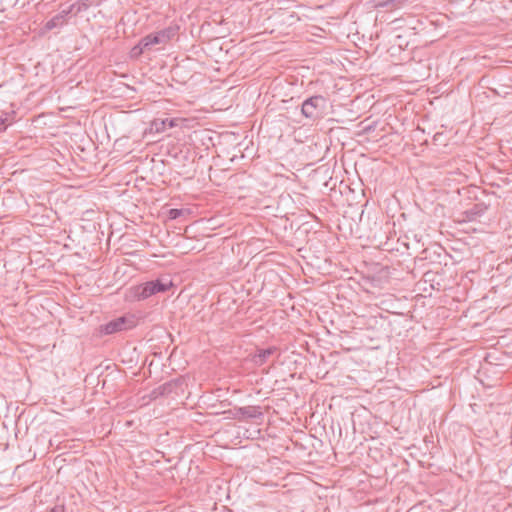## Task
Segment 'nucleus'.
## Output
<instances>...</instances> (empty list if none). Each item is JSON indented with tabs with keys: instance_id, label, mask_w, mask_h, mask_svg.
Instances as JSON below:
<instances>
[{
	"instance_id": "9",
	"label": "nucleus",
	"mask_w": 512,
	"mask_h": 512,
	"mask_svg": "<svg viewBox=\"0 0 512 512\" xmlns=\"http://www.w3.org/2000/svg\"><path fill=\"white\" fill-rule=\"evenodd\" d=\"M277 351L276 347H268L265 349H258L254 355L252 356V361L254 364L261 366L265 364L268 359L274 355Z\"/></svg>"
},
{
	"instance_id": "4",
	"label": "nucleus",
	"mask_w": 512,
	"mask_h": 512,
	"mask_svg": "<svg viewBox=\"0 0 512 512\" xmlns=\"http://www.w3.org/2000/svg\"><path fill=\"white\" fill-rule=\"evenodd\" d=\"M136 326V320L133 316H122L111 320L101 328V332L110 335L116 332L129 330Z\"/></svg>"
},
{
	"instance_id": "1",
	"label": "nucleus",
	"mask_w": 512,
	"mask_h": 512,
	"mask_svg": "<svg viewBox=\"0 0 512 512\" xmlns=\"http://www.w3.org/2000/svg\"><path fill=\"white\" fill-rule=\"evenodd\" d=\"M327 98L322 95H314L303 101L302 115L310 120L322 118L327 109Z\"/></svg>"
},
{
	"instance_id": "10",
	"label": "nucleus",
	"mask_w": 512,
	"mask_h": 512,
	"mask_svg": "<svg viewBox=\"0 0 512 512\" xmlns=\"http://www.w3.org/2000/svg\"><path fill=\"white\" fill-rule=\"evenodd\" d=\"M101 0H78L77 2L71 4L70 6H74L75 13H81L89 9L91 6L100 5Z\"/></svg>"
},
{
	"instance_id": "13",
	"label": "nucleus",
	"mask_w": 512,
	"mask_h": 512,
	"mask_svg": "<svg viewBox=\"0 0 512 512\" xmlns=\"http://www.w3.org/2000/svg\"><path fill=\"white\" fill-rule=\"evenodd\" d=\"M6 121H7L6 118L0 117V132L4 131L6 129V127H7Z\"/></svg>"
},
{
	"instance_id": "14",
	"label": "nucleus",
	"mask_w": 512,
	"mask_h": 512,
	"mask_svg": "<svg viewBox=\"0 0 512 512\" xmlns=\"http://www.w3.org/2000/svg\"><path fill=\"white\" fill-rule=\"evenodd\" d=\"M65 509H64V506L62 505H56L55 507H53L50 512H64Z\"/></svg>"
},
{
	"instance_id": "6",
	"label": "nucleus",
	"mask_w": 512,
	"mask_h": 512,
	"mask_svg": "<svg viewBox=\"0 0 512 512\" xmlns=\"http://www.w3.org/2000/svg\"><path fill=\"white\" fill-rule=\"evenodd\" d=\"M74 11V6H69L67 9H63L49 21L46 22L44 29L50 31L54 28L62 27L67 23V17Z\"/></svg>"
},
{
	"instance_id": "11",
	"label": "nucleus",
	"mask_w": 512,
	"mask_h": 512,
	"mask_svg": "<svg viewBox=\"0 0 512 512\" xmlns=\"http://www.w3.org/2000/svg\"><path fill=\"white\" fill-rule=\"evenodd\" d=\"M146 50H148L147 47H143L142 46V39L139 41V43L137 45H135L131 51H130V56L131 58H139L141 56L142 53H144Z\"/></svg>"
},
{
	"instance_id": "3",
	"label": "nucleus",
	"mask_w": 512,
	"mask_h": 512,
	"mask_svg": "<svg viewBox=\"0 0 512 512\" xmlns=\"http://www.w3.org/2000/svg\"><path fill=\"white\" fill-rule=\"evenodd\" d=\"M177 31V26H170L158 32L148 34L142 38V46L150 50L154 45H165L177 34Z\"/></svg>"
},
{
	"instance_id": "12",
	"label": "nucleus",
	"mask_w": 512,
	"mask_h": 512,
	"mask_svg": "<svg viewBox=\"0 0 512 512\" xmlns=\"http://www.w3.org/2000/svg\"><path fill=\"white\" fill-rule=\"evenodd\" d=\"M185 212H186V210H184V209L172 208L168 211V217L171 220H175V219L183 216L185 214Z\"/></svg>"
},
{
	"instance_id": "7",
	"label": "nucleus",
	"mask_w": 512,
	"mask_h": 512,
	"mask_svg": "<svg viewBox=\"0 0 512 512\" xmlns=\"http://www.w3.org/2000/svg\"><path fill=\"white\" fill-rule=\"evenodd\" d=\"M182 119L179 118H165V119H154L150 123V131L155 133H162L167 127L173 128L179 125Z\"/></svg>"
},
{
	"instance_id": "8",
	"label": "nucleus",
	"mask_w": 512,
	"mask_h": 512,
	"mask_svg": "<svg viewBox=\"0 0 512 512\" xmlns=\"http://www.w3.org/2000/svg\"><path fill=\"white\" fill-rule=\"evenodd\" d=\"M416 0H376V8H387L389 10L401 9L407 4H412Z\"/></svg>"
},
{
	"instance_id": "2",
	"label": "nucleus",
	"mask_w": 512,
	"mask_h": 512,
	"mask_svg": "<svg viewBox=\"0 0 512 512\" xmlns=\"http://www.w3.org/2000/svg\"><path fill=\"white\" fill-rule=\"evenodd\" d=\"M172 287V282L169 280L156 279L145 282L133 288L134 296L137 300H145L157 293H163Z\"/></svg>"
},
{
	"instance_id": "5",
	"label": "nucleus",
	"mask_w": 512,
	"mask_h": 512,
	"mask_svg": "<svg viewBox=\"0 0 512 512\" xmlns=\"http://www.w3.org/2000/svg\"><path fill=\"white\" fill-rule=\"evenodd\" d=\"M227 413L232 414L233 419L244 420V419H256L262 418L263 412L261 411L260 406H244L235 408L233 411H228Z\"/></svg>"
}]
</instances>
